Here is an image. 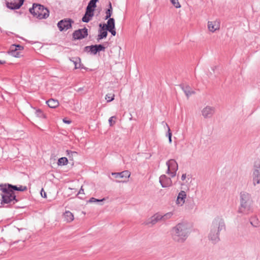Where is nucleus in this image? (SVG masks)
Returning a JSON list of instances; mask_svg holds the SVG:
<instances>
[{"mask_svg":"<svg viewBox=\"0 0 260 260\" xmlns=\"http://www.w3.org/2000/svg\"><path fill=\"white\" fill-rule=\"evenodd\" d=\"M25 186L14 185L9 183L0 184V207H8L15 204L19 201L17 198L16 191H24L26 190Z\"/></svg>","mask_w":260,"mask_h":260,"instance_id":"nucleus-1","label":"nucleus"},{"mask_svg":"<svg viewBox=\"0 0 260 260\" xmlns=\"http://www.w3.org/2000/svg\"><path fill=\"white\" fill-rule=\"evenodd\" d=\"M171 232L174 241L178 243H183L187 239L190 230L187 223L181 222L173 227Z\"/></svg>","mask_w":260,"mask_h":260,"instance_id":"nucleus-2","label":"nucleus"},{"mask_svg":"<svg viewBox=\"0 0 260 260\" xmlns=\"http://www.w3.org/2000/svg\"><path fill=\"white\" fill-rule=\"evenodd\" d=\"M225 229L224 220L216 217L213 220L210 228V231L208 235L209 239L214 244L217 243L220 240V232Z\"/></svg>","mask_w":260,"mask_h":260,"instance_id":"nucleus-3","label":"nucleus"},{"mask_svg":"<svg viewBox=\"0 0 260 260\" xmlns=\"http://www.w3.org/2000/svg\"><path fill=\"white\" fill-rule=\"evenodd\" d=\"M253 212V201L250 194L245 191L241 192L238 212L242 215H247Z\"/></svg>","mask_w":260,"mask_h":260,"instance_id":"nucleus-4","label":"nucleus"},{"mask_svg":"<svg viewBox=\"0 0 260 260\" xmlns=\"http://www.w3.org/2000/svg\"><path fill=\"white\" fill-rule=\"evenodd\" d=\"M29 12L39 19H46L49 15V11L43 5L34 4L29 10Z\"/></svg>","mask_w":260,"mask_h":260,"instance_id":"nucleus-5","label":"nucleus"},{"mask_svg":"<svg viewBox=\"0 0 260 260\" xmlns=\"http://www.w3.org/2000/svg\"><path fill=\"white\" fill-rule=\"evenodd\" d=\"M252 181L254 186L260 184V158H258L254 162Z\"/></svg>","mask_w":260,"mask_h":260,"instance_id":"nucleus-6","label":"nucleus"},{"mask_svg":"<svg viewBox=\"0 0 260 260\" xmlns=\"http://www.w3.org/2000/svg\"><path fill=\"white\" fill-rule=\"evenodd\" d=\"M166 165L168 167L167 173L170 175L171 177H175L178 169L177 162L175 160L171 159L166 162Z\"/></svg>","mask_w":260,"mask_h":260,"instance_id":"nucleus-7","label":"nucleus"},{"mask_svg":"<svg viewBox=\"0 0 260 260\" xmlns=\"http://www.w3.org/2000/svg\"><path fill=\"white\" fill-rule=\"evenodd\" d=\"M73 23H74V21L71 19H64L57 23V26L60 31H66L71 28Z\"/></svg>","mask_w":260,"mask_h":260,"instance_id":"nucleus-8","label":"nucleus"},{"mask_svg":"<svg viewBox=\"0 0 260 260\" xmlns=\"http://www.w3.org/2000/svg\"><path fill=\"white\" fill-rule=\"evenodd\" d=\"M105 48L103 45L98 44L86 46L84 48V51L90 52L91 54L95 55L99 52L105 51Z\"/></svg>","mask_w":260,"mask_h":260,"instance_id":"nucleus-9","label":"nucleus"},{"mask_svg":"<svg viewBox=\"0 0 260 260\" xmlns=\"http://www.w3.org/2000/svg\"><path fill=\"white\" fill-rule=\"evenodd\" d=\"M87 36L88 29L86 27L76 30L73 34V38L75 40H81L85 38Z\"/></svg>","mask_w":260,"mask_h":260,"instance_id":"nucleus-10","label":"nucleus"},{"mask_svg":"<svg viewBox=\"0 0 260 260\" xmlns=\"http://www.w3.org/2000/svg\"><path fill=\"white\" fill-rule=\"evenodd\" d=\"M161 217H160V214L159 213H156L150 218L148 219L145 222V224L151 226L155 224L158 222L161 221Z\"/></svg>","mask_w":260,"mask_h":260,"instance_id":"nucleus-11","label":"nucleus"},{"mask_svg":"<svg viewBox=\"0 0 260 260\" xmlns=\"http://www.w3.org/2000/svg\"><path fill=\"white\" fill-rule=\"evenodd\" d=\"M99 26L100 27L99 34L98 35L96 39L98 42H99L102 39L106 38L108 35V30L106 28V24H102L101 23L100 24Z\"/></svg>","mask_w":260,"mask_h":260,"instance_id":"nucleus-12","label":"nucleus"},{"mask_svg":"<svg viewBox=\"0 0 260 260\" xmlns=\"http://www.w3.org/2000/svg\"><path fill=\"white\" fill-rule=\"evenodd\" d=\"M159 182L163 188L171 186L172 184L171 179L165 175H162L160 176Z\"/></svg>","mask_w":260,"mask_h":260,"instance_id":"nucleus-13","label":"nucleus"},{"mask_svg":"<svg viewBox=\"0 0 260 260\" xmlns=\"http://www.w3.org/2000/svg\"><path fill=\"white\" fill-rule=\"evenodd\" d=\"M98 1V0H90L89 2L85 11V13H87V15L89 14L94 15V11L96 7V4Z\"/></svg>","mask_w":260,"mask_h":260,"instance_id":"nucleus-14","label":"nucleus"},{"mask_svg":"<svg viewBox=\"0 0 260 260\" xmlns=\"http://www.w3.org/2000/svg\"><path fill=\"white\" fill-rule=\"evenodd\" d=\"M215 109L214 108L210 106H206L204 108L202 111V115L204 118H210L214 113Z\"/></svg>","mask_w":260,"mask_h":260,"instance_id":"nucleus-15","label":"nucleus"},{"mask_svg":"<svg viewBox=\"0 0 260 260\" xmlns=\"http://www.w3.org/2000/svg\"><path fill=\"white\" fill-rule=\"evenodd\" d=\"M69 60L75 65V69L86 68L81 62V59L79 57H69Z\"/></svg>","mask_w":260,"mask_h":260,"instance_id":"nucleus-16","label":"nucleus"},{"mask_svg":"<svg viewBox=\"0 0 260 260\" xmlns=\"http://www.w3.org/2000/svg\"><path fill=\"white\" fill-rule=\"evenodd\" d=\"M186 198V192L184 190H181L178 194L176 204L180 206H182L184 203Z\"/></svg>","mask_w":260,"mask_h":260,"instance_id":"nucleus-17","label":"nucleus"},{"mask_svg":"<svg viewBox=\"0 0 260 260\" xmlns=\"http://www.w3.org/2000/svg\"><path fill=\"white\" fill-rule=\"evenodd\" d=\"M17 4L15 3L7 2L6 5L8 8L11 10H16L19 9L23 4L24 0H18Z\"/></svg>","mask_w":260,"mask_h":260,"instance_id":"nucleus-18","label":"nucleus"},{"mask_svg":"<svg viewBox=\"0 0 260 260\" xmlns=\"http://www.w3.org/2000/svg\"><path fill=\"white\" fill-rule=\"evenodd\" d=\"M180 87L187 98H189L192 94H195V91L188 85L181 84Z\"/></svg>","mask_w":260,"mask_h":260,"instance_id":"nucleus-19","label":"nucleus"},{"mask_svg":"<svg viewBox=\"0 0 260 260\" xmlns=\"http://www.w3.org/2000/svg\"><path fill=\"white\" fill-rule=\"evenodd\" d=\"M112 175L116 178L127 179L130 177L131 173L128 171H124L119 173H112Z\"/></svg>","mask_w":260,"mask_h":260,"instance_id":"nucleus-20","label":"nucleus"},{"mask_svg":"<svg viewBox=\"0 0 260 260\" xmlns=\"http://www.w3.org/2000/svg\"><path fill=\"white\" fill-rule=\"evenodd\" d=\"M208 28L211 32H214L215 30L219 29V24L216 21H208Z\"/></svg>","mask_w":260,"mask_h":260,"instance_id":"nucleus-21","label":"nucleus"},{"mask_svg":"<svg viewBox=\"0 0 260 260\" xmlns=\"http://www.w3.org/2000/svg\"><path fill=\"white\" fill-rule=\"evenodd\" d=\"M46 104L51 108H55L59 105V102L57 100L50 99L46 101Z\"/></svg>","mask_w":260,"mask_h":260,"instance_id":"nucleus-22","label":"nucleus"},{"mask_svg":"<svg viewBox=\"0 0 260 260\" xmlns=\"http://www.w3.org/2000/svg\"><path fill=\"white\" fill-rule=\"evenodd\" d=\"M250 224L254 227H258L260 225V222L256 216H252L249 219Z\"/></svg>","mask_w":260,"mask_h":260,"instance_id":"nucleus-23","label":"nucleus"},{"mask_svg":"<svg viewBox=\"0 0 260 260\" xmlns=\"http://www.w3.org/2000/svg\"><path fill=\"white\" fill-rule=\"evenodd\" d=\"M64 217L67 222H71L74 219V215L69 211H66L64 213Z\"/></svg>","mask_w":260,"mask_h":260,"instance_id":"nucleus-24","label":"nucleus"},{"mask_svg":"<svg viewBox=\"0 0 260 260\" xmlns=\"http://www.w3.org/2000/svg\"><path fill=\"white\" fill-rule=\"evenodd\" d=\"M106 28L107 29L110 28H115V20L114 18H108L107 24H106Z\"/></svg>","mask_w":260,"mask_h":260,"instance_id":"nucleus-25","label":"nucleus"},{"mask_svg":"<svg viewBox=\"0 0 260 260\" xmlns=\"http://www.w3.org/2000/svg\"><path fill=\"white\" fill-rule=\"evenodd\" d=\"M106 14L105 19H108V18H111V16L112 14V7L111 3L110 2L109 3V8L106 11Z\"/></svg>","mask_w":260,"mask_h":260,"instance_id":"nucleus-26","label":"nucleus"},{"mask_svg":"<svg viewBox=\"0 0 260 260\" xmlns=\"http://www.w3.org/2000/svg\"><path fill=\"white\" fill-rule=\"evenodd\" d=\"M173 215V213L172 212H168L163 215H160V217H161V220L166 221V220L170 219Z\"/></svg>","mask_w":260,"mask_h":260,"instance_id":"nucleus-27","label":"nucleus"},{"mask_svg":"<svg viewBox=\"0 0 260 260\" xmlns=\"http://www.w3.org/2000/svg\"><path fill=\"white\" fill-rule=\"evenodd\" d=\"M68 160L66 157H62L58 159L57 165L58 166H65L68 164Z\"/></svg>","mask_w":260,"mask_h":260,"instance_id":"nucleus-28","label":"nucleus"},{"mask_svg":"<svg viewBox=\"0 0 260 260\" xmlns=\"http://www.w3.org/2000/svg\"><path fill=\"white\" fill-rule=\"evenodd\" d=\"M93 16V15H92L89 14H88V15H87V13H85L82 18V21L84 22L87 23L91 19Z\"/></svg>","mask_w":260,"mask_h":260,"instance_id":"nucleus-29","label":"nucleus"},{"mask_svg":"<svg viewBox=\"0 0 260 260\" xmlns=\"http://www.w3.org/2000/svg\"><path fill=\"white\" fill-rule=\"evenodd\" d=\"M9 53L11 55L15 57H19L20 56V52H19V51L16 50V49H14V48L10 49V50Z\"/></svg>","mask_w":260,"mask_h":260,"instance_id":"nucleus-30","label":"nucleus"},{"mask_svg":"<svg viewBox=\"0 0 260 260\" xmlns=\"http://www.w3.org/2000/svg\"><path fill=\"white\" fill-rule=\"evenodd\" d=\"M115 95L112 93L107 94L105 96V99L107 102H112L114 100Z\"/></svg>","mask_w":260,"mask_h":260,"instance_id":"nucleus-31","label":"nucleus"},{"mask_svg":"<svg viewBox=\"0 0 260 260\" xmlns=\"http://www.w3.org/2000/svg\"><path fill=\"white\" fill-rule=\"evenodd\" d=\"M12 48H14V49H16V50H17V51H20V50H22L24 48L23 46H22L20 45L13 44L11 46L10 49H12Z\"/></svg>","mask_w":260,"mask_h":260,"instance_id":"nucleus-32","label":"nucleus"},{"mask_svg":"<svg viewBox=\"0 0 260 260\" xmlns=\"http://www.w3.org/2000/svg\"><path fill=\"white\" fill-rule=\"evenodd\" d=\"M67 154L69 156V158H73L74 156L77 155V152L76 151H72L71 150H67Z\"/></svg>","mask_w":260,"mask_h":260,"instance_id":"nucleus-33","label":"nucleus"},{"mask_svg":"<svg viewBox=\"0 0 260 260\" xmlns=\"http://www.w3.org/2000/svg\"><path fill=\"white\" fill-rule=\"evenodd\" d=\"M166 125L168 127V133L167 134V136L168 137L169 143H171V142H172V133L171 132V129H170L169 126H168V125L167 123H166Z\"/></svg>","mask_w":260,"mask_h":260,"instance_id":"nucleus-34","label":"nucleus"},{"mask_svg":"<svg viewBox=\"0 0 260 260\" xmlns=\"http://www.w3.org/2000/svg\"><path fill=\"white\" fill-rule=\"evenodd\" d=\"M172 4L176 8H179L181 7V5L179 4L178 0H170Z\"/></svg>","mask_w":260,"mask_h":260,"instance_id":"nucleus-35","label":"nucleus"},{"mask_svg":"<svg viewBox=\"0 0 260 260\" xmlns=\"http://www.w3.org/2000/svg\"><path fill=\"white\" fill-rule=\"evenodd\" d=\"M36 115L38 117H40V118H44L45 117V116H44L43 113L42 112V111L40 109L36 110Z\"/></svg>","mask_w":260,"mask_h":260,"instance_id":"nucleus-36","label":"nucleus"},{"mask_svg":"<svg viewBox=\"0 0 260 260\" xmlns=\"http://www.w3.org/2000/svg\"><path fill=\"white\" fill-rule=\"evenodd\" d=\"M105 200V199L103 198V199H101V200H99V199H96L94 198H91L89 200V202L90 203H93V202H102L103 201Z\"/></svg>","mask_w":260,"mask_h":260,"instance_id":"nucleus-37","label":"nucleus"},{"mask_svg":"<svg viewBox=\"0 0 260 260\" xmlns=\"http://www.w3.org/2000/svg\"><path fill=\"white\" fill-rule=\"evenodd\" d=\"M116 117L115 116H112L109 118L108 121H109L110 126H112L115 123V121H113V119H116Z\"/></svg>","mask_w":260,"mask_h":260,"instance_id":"nucleus-38","label":"nucleus"},{"mask_svg":"<svg viewBox=\"0 0 260 260\" xmlns=\"http://www.w3.org/2000/svg\"><path fill=\"white\" fill-rule=\"evenodd\" d=\"M186 179H187V180H190L191 179V177L189 175H186V174H182L181 176V180L182 181H184L186 180Z\"/></svg>","mask_w":260,"mask_h":260,"instance_id":"nucleus-39","label":"nucleus"},{"mask_svg":"<svg viewBox=\"0 0 260 260\" xmlns=\"http://www.w3.org/2000/svg\"><path fill=\"white\" fill-rule=\"evenodd\" d=\"M107 30H108V31H109L111 33L112 36H114L116 35V30H115V28L108 29Z\"/></svg>","mask_w":260,"mask_h":260,"instance_id":"nucleus-40","label":"nucleus"},{"mask_svg":"<svg viewBox=\"0 0 260 260\" xmlns=\"http://www.w3.org/2000/svg\"><path fill=\"white\" fill-rule=\"evenodd\" d=\"M63 122L65 123L70 124L71 123V121L70 120H67L66 119L64 118L63 119Z\"/></svg>","mask_w":260,"mask_h":260,"instance_id":"nucleus-41","label":"nucleus"},{"mask_svg":"<svg viewBox=\"0 0 260 260\" xmlns=\"http://www.w3.org/2000/svg\"><path fill=\"white\" fill-rule=\"evenodd\" d=\"M191 178L190 180H187V179H186V182L183 183H182L181 185H185V184L188 183L189 182H191Z\"/></svg>","mask_w":260,"mask_h":260,"instance_id":"nucleus-42","label":"nucleus"},{"mask_svg":"<svg viewBox=\"0 0 260 260\" xmlns=\"http://www.w3.org/2000/svg\"><path fill=\"white\" fill-rule=\"evenodd\" d=\"M84 194V190L82 188V187H81V188H80L79 192H78V194Z\"/></svg>","mask_w":260,"mask_h":260,"instance_id":"nucleus-43","label":"nucleus"},{"mask_svg":"<svg viewBox=\"0 0 260 260\" xmlns=\"http://www.w3.org/2000/svg\"><path fill=\"white\" fill-rule=\"evenodd\" d=\"M5 63H6L5 61H2V60H0V64H4Z\"/></svg>","mask_w":260,"mask_h":260,"instance_id":"nucleus-44","label":"nucleus"},{"mask_svg":"<svg viewBox=\"0 0 260 260\" xmlns=\"http://www.w3.org/2000/svg\"><path fill=\"white\" fill-rule=\"evenodd\" d=\"M41 195H42V196L43 197H44V198H45V197H46V193H45V192H44V194H42V193L41 192Z\"/></svg>","mask_w":260,"mask_h":260,"instance_id":"nucleus-45","label":"nucleus"},{"mask_svg":"<svg viewBox=\"0 0 260 260\" xmlns=\"http://www.w3.org/2000/svg\"><path fill=\"white\" fill-rule=\"evenodd\" d=\"M41 195H42V196L43 197H44V198H45V197H46V193H45V192H44V194H42V193L41 192Z\"/></svg>","mask_w":260,"mask_h":260,"instance_id":"nucleus-46","label":"nucleus"},{"mask_svg":"<svg viewBox=\"0 0 260 260\" xmlns=\"http://www.w3.org/2000/svg\"><path fill=\"white\" fill-rule=\"evenodd\" d=\"M117 182H126V180H124V181H117Z\"/></svg>","mask_w":260,"mask_h":260,"instance_id":"nucleus-47","label":"nucleus"}]
</instances>
